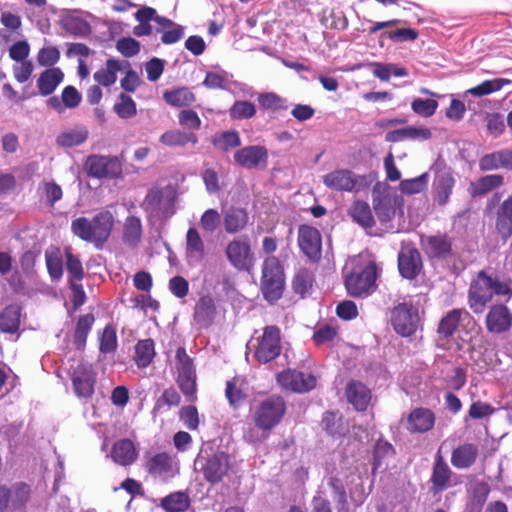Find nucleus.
<instances>
[{"label": "nucleus", "mask_w": 512, "mask_h": 512, "mask_svg": "<svg viewBox=\"0 0 512 512\" xmlns=\"http://www.w3.org/2000/svg\"><path fill=\"white\" fill-rule=\"evenodd\" d=\"M494 296L512 297V279L493 269L480 270L471 280L468 289V306L475 314H482Z\"/></svg>", "instance_id": "f257e3e1"}, {"label": "nucleus", "mask_w": 512, "mask_h": 512, "mask_svg": "<svg viewBox=\"0 0 512 512\" xmlns=\"http://www.w3.org/2000/svg\"><path fill=\"white\" fill-rule=\"evenodd\" d=\"M114 225V217L109 211L96 214L92 220L78 217L71 222V232L79 239L91 242L101 249L109 239Z\"/></svg>", "instance_id": "f03ea898"}, {"label": "nucleus", "mask_w": 512, "mask_h": 512, "mask_svg": "<svg viewBox=\"0 0 512 512\" xmlns=\"http://www.w3.org/2000/svg\"><path fill=\"white\" fill-rule=\"evenodd\" d=\"M175 202L176 194L172 189L152 187L141 203V208L150 222H163L175 214Z\"/></svg>", "instance_id": "7ed1b4c3"}, {"label": "nucleus", "mask_w": 512, "mask_h": 512, "mask_svg": "<svg viewBox=\"0 0 512 512\" xmlns=\"http://www.w3.org/2000/svg\"><path fill=\"white\" fill-rule=\"evenodd\" d=\"M285 274L282 264L275 256H269L262 263L261 291L269 303L277 302L283 295Z\"/></svg>", "instance_id": "20e7f679"}, {"label": "nucleus", "mask_w": 512, "mask_h": 512, "mask_svg": "<svg viewBox=\"0 0 512 512\" xmlns=\"http://www.w3.org/2000/svg\"><path fill=\"white\" fill-rule=\"evenodd\" d=\"M286 410L284 398L279 395H271L254 407L252 418L258 429L270 431L280 424Z\"/></svg>", "instance_id": "39448f33"}, {"label": "nucleus", "mask_w": 512, "mask_h": 512, "mask_svg": "<svg viewBox=\"0 0 512 512\" xmlns=\"http://www.w3.org/2000/svg\"><path fill=\"white\" fill-rule=\"evenodd\" d=\"M376 277V266L373 263L363 267H354L345 276L344 284L347 293L352 297H367L374 289Z\"/></svg>", "instance_id": "423d86ee"}, {"label": "nucleus", "mask_w": 512, "mask_h": 512, "mask_svg": "<svg viewBox=\"0 0 512 512\" xmlns=\"http://www.w3.org/2000/svg\"><path fill=\"white\" fill-rule=\"evenodd\" d=\"M254 358L260 364H266L276 359L282 350L280 329L275 325L265 326L261 337L253 345Z\"/></svg>", "instance_id": "0eeeda50"}, {"label": "nucleus", "mask_w": 512, "mask_h": 512, "mask_svg": "<svg viewBox=\"0 0 512 512\" xmlns=\"http://www.w3.org/2000/svg\"><path fill=\"white\" fill-rule=\"evenodd\" d=\"M195 466H199L204 479L210 484H217L223 480L230 469V456L224 451L214 452L208 457L198 455Z\"/></svg>", "instance_id": "6e6552de"}, {"label": "nucleus", "mask_w": 512, "mask_h": 512, "mask_svg": "<svg viewBox=\"0 0 512 512\" xmlns=\"http://www.w3.org/2000/svg\"><path fill=\"white\" fill-rule=\"evenodd\" d=\"M323 184L337 192H358L369 185L366 176L356 175L348 169H336L325 174Z\"/></svg>", "instance_id": "1a4fd4ad"}, {"label": "nucleus", "mask_w": 512, "mask_h": 512, "mask_svg": "<svg viewBox=\"0 0 512 512\" xmlns=\"http://www.w3.org/2000/svg\"><path fill=\"white\" fill-rule=\"evenodd\" d=\"M88 176L96 179H114L121 175L122 164L116 156L89 155L84 163Z\"/></svg>", "instance_id": "9d476101"}, {"label": "nucleus", "mask_w": 512, "mask_h": 512, "mask_svg": "<svg viewBox=\"0 0 512 512\" xmlns=\"http://www.w3.org/2000/svg\"><path fill=\"white\" fill-rule=\"evenodd\" d=\"M177 360V384L181 392L190 400L195 399L196 393V371L192 358L187 354L184 347L176 351Z\"/></svg>", "instance_id": "9b49d317"}, {"label": "nucleus", "mask_w": 512, "mask_h": 512, "mask_svg": "<svg viewBox=\"0 0 512 512\" xmlns=\"http://www.w3.org/2000/svg\"><path fill=\"white\" fill-rule=\"evenodd\" d=\"M418 308L411 303H400L391 311V323L397 334L408 337L417 330Z\"/></svg>", "instance_id": "f8f14e48"}, {"label": "nucleus", "mask_w": 512, "mask_h": 512, "mask_svg": "<svg viewBox=\"0 0 512 512\" xmlns=\"http://www.w3.org/2000/svg\"><path fill=\"white\" fill-rule=\"evenodd\" d=\"M420 244L431 260L444 261L453 257L452 238L446 233L421 236Z\"/></svg>", "instance_id": "ddd939ff"}, {"label": "nucleus", "mask_w": 512, "mask_h": 512, "mask_svg": "<svg viewBox=\"0 0 512 512\" xmlns=\"http://www.w3.org/2000/svg\"><path fill=\"white\" fill-rule=\"evenodd\" d=\"M298 245L301 252L313 263L322 258V236L318 229L309 225L298 228Z\"/></svg>", "instance_id": "4468645a"}, {"label": "nucleus", "mask_w": 512, "mask_h": 512, "mask_svg": "<svg viewBox=\"0 0 512 512\" xmlns=\"http://www.w3.org/2000/svg\"><path fill=\"white\" fill-rule=\"evenodd\" d=\"M234 162L246 170H263L268 165V150L262 145H249L234 153Z\"/></svg>", "instance_id": "2eb2a0df"}, {"label": "nucleus", "mask_w": 512, "mask_h": 512, "mask_svg": "<svg viewBox=\"0 0 512 512\" xmlns=\"http://www.w3.org/2000/svg\"><path fill=\"white\" fill-rule=\"evenodd\" d=\"M277 382L287 390L305 393L315 388L317 379L310 373L288 369L278 374Z\"/></svg>", "instance_id": "dca6fc26"}, {"label": "nucleus", "mask_w": 512, "mask_h": 512, "mask_svg": "<svg viewBox=\"0 0 512 512\" xmlns=\"http://www.w3.org/2000/svg\"><path fill=\"white\" fill-rule=\"evenodd\" d=\"M96 373L89 363H79L72 374V384L78 397L91 398L94 394Z\"/></svg>", "instance_id": "f3484780"}, {"label": "nucleus", "mask_w": 512, "mask_h": 512, "mask_svg": "<svg viewBox=\"0 0 512 512\" xmlns=\"http://www.w3.org/2000/svg\"><path fill=\"white\" fill-rule=\"evenodd\" d=\"M485 326L489 333L503 334L512 327V312L502 303L489 307L485 317Z\"/></svg>", "instance_id": "a211bd4d"}, {"label": "nucleus", "mask_w": 512, "mask_h": 512, "mask_svg": "<svg viewBox=\"0 0 512 512\" xmlns=\"http://www.w3.org/2000/svg\"><path fill=\"white\" fill-rule=\"evenodd\" d=\"M423 267L422 257L417 248L402 246L398 253V270L400 275L408 280L417 278Z\"/></svg>", "instance_id": "6ab92c4d"}, {"label": "nucleus", "mask_w": 512, "mask_h": 512, "mask_svg": "<svg viewBox=\"0 0 512 512\" xmlns=\"http://www.w3.org/2000/svg\"><path fill=\"white\" fill-rule=\"evenodd\" d=\"M225 253L229 262L236 269L246 271L251 266L252 254L250 242L247 237L230 241L226 247Z\"/></svg>", "instance_id": "aec40b11"}, {"label": "nucleus", "mask_w": 512, "mask_h": 512, "mask_svg": "<svg viewBox=\"0 0 512 512\" xmlns=\"http://www.w3.org/2000/svg\"><path fill=\"white\" fill-rule=\"evenodd\" d=\"M479 169L483 172L500 169L512 171V149L503 148L483 155L479 159Z\"/></svg>", "instance_id": "412c9836"}, {"label": "nucleus", "mask_w": 512, "mask_h": 512, "mask_svg": "<svg viewBox=\"0 0 512 512\" xmlns=\"http://www.w3.org/2000/svg\"><path fill=\"white\" fill-rule=\"evenodd\" d=\"M407 429L411 433H425L435 424V414L428 408H415L407 418Z\"/></svg>", "instance_id": "4be33fe9"}, {"label": "nucleus", "mask_w": 512, "mask_h": 512, "mask_svg": "<svg viewBox=\"0 0 512 512\" xmlns=\"http://www.w3.org/2000/svg\"><path fill=\"white\" fill-rule=\"evenodd\" d=\"M478 454L476 444L464 443L452 450L450 461L456 469H468L476 463Z\"/></svg>", "instance_id": "5701e85b"}, {"label": "nucleus", "mask_w": 512, "mask_h": 512, "mask_svg": "<svg viewBox=\"0 0 512 512\" xmlns=\"http://www.w3.org/2000/svg\"><path fill=\"white\" fill-rule=\"evenodd\" d=\"M216 316V306L210 296H202L194 307L193 320L200 328L212 325Z\"/></svg>", "instance_id": "b1692460"}, {"label": "nucleus", "mask_w": 512, "mask_h": 512, "mask_svg": "<svg viewBox=\"0 0 512 512\" xmlns=\"http://www.w3.org/2000/svg\"><path fill=\"white\" fill-rule=\"evenodd\" d=\"M348 402L357 410L365 411L371 401V391L363 383L351 381L346 388Z\"/></svg>", "instance_id": "393cba45"}, {"label": "nucleus", "mask_w": 512, "mask_h": 512, "mask_svg": "<svg viewBox=\"0 0 512 512\" xmlns=\"http://www.w3.org/2000/svg\"><path fill=\"white\" fill-rule=\"evenodd\" d=\"M451 475L452 470L444 461L443 457L440 454H438L436 456L431 475L432 492L434 494H437L447 489L449 486Z\"/></svg>", "instance_id": "a878e982"}, {"label": "nucleus", "mask_w": 512, "mask_h": 512, "mask_svg": "<svg viewBox=\"0 0 512 512\" xmlns=\"http://www.w3.org/2000/svg\"><path fill=\"white\" fill-rule=\"evenodd\" d=\"M64 73L58 67L44 70L37 79V87L41 96L51 95L63 82Z\"/></svg>", "instance_id": "bb28decb"}, {"label": "nucleus", "mask_w": 512, "mask_h": 512, "mask_svg": "<svg viewBox=\"0 0 512 512\" xmlns=\"http://www.w3.org/2000/svg\"><path fill=\"white\" fill-rule=\"evenodd\" d=\"M455 184V179L450 171H440L436 174L434 179V193H435V201L443 206L445 205L450 195L452 194V190Z\"/></svg>", "instance_id": "cd10ccee"}, {"label": "nucleus", "mask_w": 512, "mask_h": 512, "mask_svg": "<svg viewBox=\"0 0 512 512\" xmlns=\"http://www.w3.org/2000/svg\"><path fill=\"white\" fill-rule=\"evenodd\" d=\"M111 458L119 465H131L137 459V452L130 439H121L114 443Z\"/></svg>", "instance_id": "c85d7f7f"}, {"label": "nucleus", "mask_w": 512, "mask_h": 512, "mask_svg": "<svg viewBox=\"0 0 512 512\" xmlns=\"http://www.w3.org/2000/svg\"><path fill=\"white\" fill-rule=\"evenodd\" d=\"M496 229L504 239L512 236V196L505 199L498 208Z\"/></svg>", "instance_id": "c756f323"}, {"label": "nucleus", "mask_w": 512, "mask_h": 512, "mask_svg": "<svg viewBox=\"0 0 512 512\" xmlns=\"http://www.w3.org/2000/svg\"><path fill=\"white\" fill-rule=\"evenodd\" d=\"M248 219V213L245 209L230 207L224 214L225 231L229 234H235L243 230L248 223Z\"/></svg>", "instance_id": "7c9ffc66"}, {"label": "nucleus", "mask_w": 512, "mask_h": 512, "mask_svg": "<svg viewBox=\"0 0 512 512\" xmlns=\"http://www.w3.org/2000/svg\"><path fill=\"white\" fill-rule=\"evenodd\" d=\"M160 142L169 147H183L188 143L196 145L198 136L192 131L169 130L160 136Z\"/></svg>", "instance_id": "2f4dec72"}, {"label": "nucleus", "mask_w": 512, "mask_h": 512, "mask_svg": "<svg viewBox=\"0 0 512 512\" xmlns=\"http://www.w3.org/2000/svg\"><path fill=\"white\" fill-rule=\"evenodd\" d=\"M464 313L468 314L464 309H452L441 318L437 329L440 338L448 339L454 335Z\"/></svg>", "instance_id": "473e14b6"}, {"label": "nucleus", "mask_w": 512, "mask_h": 512, "mask_svg": "<svg viewBox=\"0 0 512 512\" xmlns=\"http://www.w3.org/2000/svg\"><path fill=\"white\" fill-rule=\"evenodd\" d=\"M21 308L17 304L6 306L0 313V331L13 334L20 325Z\"/></svg>", "instance_id": "72a5a7b5"}, {"label": "nucleus", "mask_w": 512, "mask_h": 512, "mask_svg": "<svg viewBox=\"0 0 512 512\" xmlns=\"http://www.w3.org/2000/svg\"><path fill=\"white\" fill-rule=\"evenodd\" d=\"M186 253L190 260L200 262L205 255V246L199 232L191 227L186 234Z\"/></svg>", "instance_id": "f704fd0d"}, {"label": "nucleus", "mask_w": 512, "mask_h": 512, "mask_svg": "<svg viewBox=\"0 0 512 512\" xmlns=\"http://www.w3.org/2000/svg\"><path fill=\"white\" fill-rule=\"evenodd\" d=\"M163 99L167 104L173 107H188L195 102L196 97L189 88L180 87L165 91L163 93Z\"/></svg>", "instance_id": "c9c22d12"}, {"label": "nucleus", "mask_w": 512, "mask_h": 512, "mask_svg": "<svg viewBox=\"0 0 512 512\" xmlns=\"http://www.w3.org/2000/svg\"><path fill=\"white\" fill-rule=\"evenodd\" d=\"M9 492L10 507L13 511L24 508L31 497V487L25 482H15L9 487Z\"/></svg>", "instance_id": "e433bc0d"}, {"label": "nucleus", "mask_w": 512, "mask_h": 512, "mask_svg": "<svg viewBox=\"0 0 512 512\" xmlns=\"http://www.w3.org/2000/svg\"><path fill=\"white\" fill-rule=\"evenodd\" d=\"M349 215L363 228H371L375 224L370 206L364 201H355L349 210Z\"/></svg>", "instance_id": "4c0bfd02"}, {"label": "nucleus", "mask_w": 512, "mask_h": 512, "mask_svg": "<svg viewBox=\"0 0 512 512\" xmlns=\"http://www.w3.org/2000/svg\"><path fill=\"white\" fill-rule=\"evenodd\" d=\"M504 183V177L499 174H490L471 183V194L482 196L500 187Z\"/></svg>", "instance_id": "58836bf2"}, {"label": "nucleus", "mask_w": 512, "mask_h": 512, "mask_svg": "<svg viewBox=\"0 0 512 512\" xmlns=\"http://www.w3.org/2000/svg\"><path fill=\"white\" fill-rule=\"evenodd\" d=\"M231 84L241 87V90L245 91L247 94H251V88L245 84H241L238 82H230L226 74H218L215 72H207L205 79L203 81V85L208 89H221L231 91Z\"/></svg>", "instance_id": "ea45409f"}, {"label": "nucleus", "mask_w": 512, "mask_h": 512, "mask_svg": "<svg viewBox=\"0 0 512 512\" xmlns=\"http://www.w3.org/2000/svg\"><path fill=\"white\" fill-rule=\"evenodd\" d=\"M142 237V223L137 216H128L123 227V241L129 246H137Z\"/></svg>", "instance_id": "a19ab883"}, {"label": "nucleus", "mask_w": 512, "mask_h": 512, "mask_svg": "<svg viewBox=\"0 0 512 512\" xmlns=\"http://www.w3.org/2000/svg\"><path fill=\"white\" fill-rule=\"evenodd\" d=\"M121 66L118 60L111 58L106 61V68L99 69L93 75L94 80L98 85L104 87L112 86L117 80V72L120 71Z\"/></svg>", "instance_id": "79ce46f5"}, {"label": "nucleus", "mask_w": 512, "mask_h": 512, "mask_svg": "<svg viewBox=\"0 0 512 512\" xmlns=\"http://www.w3.org/2000/svg\"><path fill=\"white\" fill-rule=\"evenodd\" d=\"M394 455L395 449L393 445L383 438L378 439L373 449L372 473L376 474L384 461L392 458Z\"/></svg>", "instance_id": "37998d69"}, {"label": "nucleus", "mask_w": 512, "mask_h": 512, "mask_svg": "<svg viewBox=\"0 0 512 512\" xmlns=\"http://www.w3.org/2000/svg\"><path fill=\"white\" fill-rule=\"evenodd\" d=\"M154 341L150 338L140 340L135 346V363L139 368H146L155 356Z\"/></svg>", "instance_id": "c03bdc74"}, {"label": "nucleus", "mask_w": 512, "mask_h": 512, "mask_svg": "<svg viewBox=\"0 0 512 512\" xmlns=\"http://www.w3.org/2000/svg\"><path fill=\"white\" fill-rule=\"evenodd\" d=\"M190 505V499L187 493L178 491L167 495L161 500V507L166 512H183Z\"/></svg>", "instance_id": "a18cd8bd"}, {"label": "nucleus", "mask_w": 512, "mask_h": 512, "mask_svg": "<svg viewBox=\"0 0 512 512\" xmlns=\"http://www.w3.org/2000/svg\"><path fill=\"white\" fill-rule=\"evenodd\" d=\"M94 321V315L91 313L83 315L78 319L74 333V344L77 349H84L88 334L92 329Z\"/></svg>", "instance_id": "49530a36"}, {"label": "nucleus", "mask_w": 512, "mask_h": 512, "mask_svg": "<svg viewBox=\"0 0 512 512\" xmlns=\"http://www.w3.org/2000/svg\"><path fill=\"white\" fill-rule=\"evenodd\" d=\"M510 80L504 78H494L485 80L479 85L466 90V94L474 97H482L500 91L505 85L510 84Z\"/></svg>", "instance_id": "de8ad7c7"}, {"label": "nucleus", "mask_w": 512, "mask_h": 512, "mask_svg": "<svg viewBox=\"0 0 512 512\" xmlns=\"http://www.w3.org/2000/svg\"><path fill=\"white\" fill-rule=\"evenodd\" d=\"M211 142L214 147L224 152L241 146V138L236 130L221 132L214 136Z\"/></svg>", "instance_id": "09e8293b"}, {"label": "nucleus", "mask_w": 512, "mask_h": 512, "mask_svg": "<svg viewBox=\"0 0 512 512\" xmlns=\"http://www.w3.org/2000/svg\"><path fill=\"white\" fill-rule=\"evenodd\" d=\"M88 138L85 127L64 131L57 136L56 142L62 147H73L83 144Z\"/></svg>", "instance_id": "8fccbe9b"}, {"label": "nucleus", "mask_w": 512, "mask_h": 512, "mask_svg": "<svg viewBox=\"0 0 512 512\" xmlns=\"http://www.w3.org/2000/svg\"><path fill=\"white\" fill-rule=\"evenodd\" d=\"M258 103L262 109L273 112L286 111L289 108L287 99L274 92L259 94Z\"/></svg>", "instance_id": "3c124183"}, {"label": "nucleus", "mask_w": 512, "mask_h": 512, "mask_svg": "<svg viewBox=\"0 0 512 512\" xmlns=\"http://www.w3.org/2000/svg\"><path fill=\"white\" fill-rule=\"evenodd\" d=\"M171 468V457L165 452L157 453L147 462V469L153 475L165 476L171 471Z\"/></svg>", "instance_id": "603ef678"}, {"label": "nucleus", "mask_w": 512, "mask_h": 512, "mask_svg": "<svg viewBox=\"0 0 512 512\" xmlns=\"http://www.w3.org/2000/svg\"><path fill=\"white\" fill-rule=\"evenodd\" d=\"M373 208L378 220L381 223H387L395 215V208L389 197L377 196L373 198Z\"/></svg>", "instance_id": "864d4df0"}, {"label": "nucleus", "mask_w": 512, "mask_h": 512, "mask_svg": "<svg viewBox=\"0 0 512 512\" xmlns=\"http://www.w3.org/2000/svg\"><path fill=\"white\" fill-rule=\"evenodd\" d=\"M65 30L76 37H87L91 33L90 24L77 16H68L63 20Z\"/></svg>", "instance_id": "5fc2aeb1"}, {"label": "nucleus", "mask_w": 512, "mask_h": 512, "mask_svg": "<svg viewBox=\"0 0 512 512\" xmlns=\"http://www.w3.org/2000/svg\"><path fill=\"white\" fill-rule=\"evenodd\" d=\"M180 395L176 391L175 388H167L163 391L161 396L157 399L152 413L156 415L157 413H162L164 410H168L172 406H178L180 403Z\"/></svg>", "instance_id": "6e6d98bb"}, {"label": "nucleus", "mask_w": 512, "mask_h": 512, "mask_svg": "<svg viewBox=\"0 0 512 512\" xmlns=\"http://www.w3.org/2000/svg\"><path fill=\"white\" fill-rule=\"evenodd\" d=\"M313 282L312 273L307 269H300L293 278L292 287L296 294L305 296L312 289Z\"/></svg>", "instance_id": "4d7b16f0"}, {"label": "nucleus", "mask_w": 512, "mask_h": 512, "mask_svg": "<svg viewBox=\"0 0 512 512\" xmlns=\"http://www.w3.org/2000/svg\"><path fill=\"white\" fill-rule=\"evenodd\" d=\"M113 110L121 119H129L137 114L135 101L125 93L119 95V101L114 104Z\"/></svg>", "instance_id": "13d9d810"}, {"label": "nucleus", "mask_w": 512, "mask_h": 512, "mask_svg": "<svg viewBox=\"0 0 512 512\" xmlns=\"http://www.w3.org/2000/svg\"><path fill=\"white\" fill-rule=\"evenodd\" d=\"M256 107L249 101H235L229 109V116L233 120H246L254 117Z\"/></svg>", "instance_id": "bf43d9fd"}, {"label": "nucleus", "mask_w": 512, "mask_h": 512, "mask_svg": "<svg viewBox=\"0 0 512 512\" xmlns=\"http://www.w3.org/2000/svg\"><path fill=\"white\" fill-rule=\"evenodd\" d=\"M428 183V173H423L412 179L402 180L400 182V191L404 194L412 195L424 191Z\"/></svg>", "instance_id": "052dcab7"}, {"label": "nucleus", "mask_w": 512, "mask_h": 512, "mask_svg": "<svg viewBox=\"0 0 512 512\" xmlns=\"http://www.w3.org/2000/svg\"><path fill=\"white\" fill-rule=\"evenodd\" d=\"M66 268L70 281H81L84 278V270L78 256L74 255L69 249L65 251Z\"/></svg>", "instance_id": "680f3d73"}, {"label": "nucleus", "mask_w": 512, "mask_h": 512, "mask_svg": "<svg viewBox=\"0 0 512 512\" xmlns=\"http://www.w3.org/2000/svg\"><path fill=\"white\" fill-rule=\"evenodd\" d=\"M485 121L488 133L494 138H498L504 133L506 124L502 114L498 112L487 113Z\"/></svg>", "instance_id": "e2e57ef3"}, {"label": "nucleus", "mask_w": 512, "mask_h": 512, "mask_svg": "<svg viewBox=\"0 0 512 512\" xmlns=\"http://www.w3.org/2000/svg\"><path fill=\"white\" fill-rule=\"evenodd\" d=\"M178 123L184 129L194 132L200 129L202 121L194 110L183 109L178 114Z\"/></svg>", "instance_id": "0e129e2a"}, {"label": "nucleus", "mask_w": 512, "mask_h": 512, "mask_svg": "<svg viewBox=\"0 0 512 512\" xmlns=\"http://www.w3.org/2000/svg\"><path fill=\"white\" fill-rule=\"evenodd\" d=\"M437 107L438 102L434 99L416 98L411 103L412 110L422 117L432 116L436 112Z\"/></svg>", "instance_id": "69168bd1"}, {"label": "nucleus", "mask_w": 512, "mask_h": 512, "mask_svg": "<svg viewBox=\"0 0 512 512\" xmlns=\"http://www.w3.org/2000/svg\"><path fill=\"white\" fill-rule=\"evenodd\" d=\"M116 49L124 57L131 58L140 52L141 44L132 37H122L117 41Z\"/></svg>", "instance_id": "338daca9"}, {"label": "nucleus", "mask_w": 512, "mask_h": 512, "mask_svg": "<svg viewBox=\"0 0 512 512\" xmlns=\"http://www.w3.org/2000/svg\"><path fill=\"white\" fill-rule=\"evenodd\" d=\"M220 223L221 216L216 209L211 208L206 210L200 218L201 228L208 233H214L218 229Z\"/></svg>", "instance_id": "774afa93"}]
</instances>
